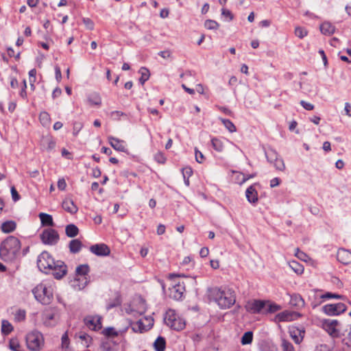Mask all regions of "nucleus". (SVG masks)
Wrapping results in <instances>:
<instances>
[{
	"label": "nucleus",
	"instance_id": "1",
	"mask_svg": "<svg viewBox=\"0 0 351 351\" xmlns=\"http://www.w3.org/2000/svg\"><path fill=\"white\" fill-rule=\"evenodd\" d=\"M208 291L209 296L221 308H228L235 303V294L231 289L214 287L210 289Z\"/></svg>",
	"mask_w": 351,
	"mask_h": 351
},
{
	"label": "nucleus",
	"instance_id": "2",
	"mask_svg": "<svg viewBox=\"0 0 351 351\" xmlns=\"http://www.w3.org/2000/svg\"><path fill=\"white\" fill-rule=\"evenodd\" d=\"M20 250V241L15 237L10 236L1 243L0 257L3 261L12 262L16 258Z\"/></svg>",
	"mask_w": 351,
	"mask_h": 351
},
{
	"label": "nucleus",
	"instance_id": "3",
	"mask_svg": "<svg viewBox=\"0 0 351 351\" xmlns=\"http://www.w3.org/2000/svg\"><path fill=\"white\" fill-rule=\"evenodd\" d=\"M35 299L43 304H49L53 300V289L50 282H42L33 289Z\"/></svg>",
	"mask_w": 351,
	"mask_h": 351
},
{
	"label": "nucleus",
	"instance_id": "4",
	"mask_svg": "<svg viewBox=\"0 0 351 351\" xmlns=\"http://www.w3.org/2000/svg\"><path fill=\"white\" fill-rule=\"evenodd\" d=\"M89 272V266L87 264L80 265L75 270L76 276L71 281V286L76 290L83 289L88 282L87 275Z\"/></svg>",
	"mask_w": 351,
	"mask_h": 351
},
{
	"label": "nucleus",
	"instance_id": "5",
	"mask_svg": "<svg viewBox=\"0 0 351 351\" xmlns=\"http://www.w3.org/2000/svg\"><path fill=\"white\" fill-rule=\"evenodd\" d=\"M164 320L167 326L174 330H182L186 326L184 319L178 315L173 309H169L166 312Z\"/></svg>",
	"mask_w": 351,
	"mask_h": 351
},
{
	"label": "nucleus",
	"instance_id": "6",
	"mask_svg": "<svg viewBox=\"0 0 351 351\" xmlns=\"http://www.w3.org/2000/svg\"><path fill=\"white\" fill-rule=\"evenodd\" d=\"M26 345L31 351H40L44 346V338L41 332L34 330L26 335Z\"/></svg>",
	"mask_w": 351,
	"mask_h": 351
},
{
	"label": "nucleus",
	"instance_id": "7",
	"mask_svg": "<svg viewBox=\"0 0 351 351\" xmlns=\"http://www.w3.org/2000/svg\"><path fill=\"white\" fill-rule=\"evenodd\" d=\"M56 262L49 253L45 251L38 256L37 265L41 271L48 274L56 265Z\"/></svg>",
	"mask_w": 351,
	"mask_h": 351
},
{
	"label": "nucleus",
	"instance_id": "8",
	"mask_svg": "<svg viewBox=\"0 0 351 351\" xmlns=\"http://www.w3.org/2000/svg\"><path fill=\"white\" fill-rule=\"evenodd\" d=\"M43 322L48 327L55 326L58 322V311L56 308H47L42 315Z\"/></svg>",
	"mask_w": 351,
	"mask_h": 351
},
{
	"label": "nucleus",
	"instance_id": "9",
	"mask_svg": "<svg viewBox=\"0 0 351 351\" xmlns=\"http://www.w3.org/2000/svg\"><path fill=\"white\" fill-rule=\"evenodd\" d=\"M40 239L45 244L55 245L59 241V234L56 230L49 228L43 230Z\"/></svg>",
	"mask_w": 351,
	"mask_h": 351
},
{
	"label": "nucleus",
	"instance_id": "10",
	"mask_svg": "<svg viewBox=\"0 0 351 351\" xmlns=\"http://www.w3.org/2000/svg\"><path fill=\"white\" fill-rule=\"evenodd\" d=\"M346 310V306L343 303L326 304L323 306V311L328 315H337Z\"/></svg>",
	"mask_w": 351,
	"mask_h": 351
},
{
	"label": "nucleus",
	"instance_id": "11",
	"mask_svg": "<svg viewBox=\"0 0 351 351\" xmlns=\"http://www.w3.org/2000/svg\"><path fill=\"white\" fill-rule=\"evenodd\" d=\"M267 302L265 300H254L248 302L245 305L247 311L251 313H259L266 306Z\"/></svg>",
	"mask_w": 351,
	"mask_h": 351
},
{
	"label": "nucleus",
	"instance_id": "12",
	"mask_svg": "<svg viewBox=\"0 0 351 351\" xmlns=\"http://www.w3.org/2000/svg\"><path fill=\"white\" fill-rule=\"evenodd\" d=\"M84 324L90 330L97 331L101 328V317L87 316L84 319Z\"/></svg>",
	"mask_w": 351,
	"mask_h": 351
},
{
	"label": "nucleus",
	"instance_id": "13",
	"mask_svg": "<svg viewBox=\"0 0 351 351\" xmlns=\"http://www.w3.org/2000/svg\"><path fill=\"white\" fill-rule=\"evenodd\" d=\"M51 271H52V274L55 278L61 279L67 273L66 265L63 261H57Z\"/></svg>",
	"mask_w": 351,
	"mask_h": 351
},
{
	"label": "nucleus",
	"instance_id": "14",
	"mask_svg": "<svg viewBox=\"0 0 351 351\" xmlns=\"http://www.w3.org/2000/svg\"><path fill=\"white\" fill-rule=\"evenodd\" d=\"M305 331L303 328L292 326L289 328V334L293 341L297 343H300L304 337Z\"/></svg>",
	"mask_w": 351,
	"mask_h": 351
},
{
	"label": "nucleus",
	"instance_id": "15",
	"mask_svg": "<svg viewBox=\"0 0 351 351\" xmlns=\"http://www.w3.org/2000/svg\"><path fill=\"white\" fill-rule=\"evenodd\" d=\"M90 251L97 256H108L110 253V248L104 243L90 246Z\"/></svg>",
	"mask_w": 351,
	"mask_h": 351
},
{
	"label": "nucleus",
	"instance_id": "16",
	"mask_svg": "<svg viewBox=\"0 0 351 351\" xmlns=\"http://www.w3.org/2000/svg\"><path fill=\"white\" fill-rule=\"evenodd\" d=\"M108 143L117 151L125 152L126 145L124 141L120 140L114 136H110L108 137Z\"/></svg>",
	"mask_w": 351,
	"mask_h": 351
},
{
	"label": "nucleus",
	"instance_id": "17",
	"mask_svg": "<svg viewBox=\"0 0 351 351\" xmlns=\"http://www.w3.org/2000/svg\"><path fill=\"white\" fill-rule=\"evenodd\" d=\"M184 290L183 283L178 282L173 285L170 289V296L176 300H180L182 298Z\"/></svg>",
	"mask_w": 351,
	"mask_h": 351
},
{
	"label": "nucleus",
	"instance_id": "18",
	"mask_svg": "<svg viewBox=\"0 0 351 351\" xmlns=\"http://www.w3.org/2000/svg\"><path fill=\"white\" fill-rule=\"evenodd\" d=\"M339 325V322L335 319H327L324 324L325 330L332 336H337L338 335V329L337 328Z\"/></svg>",
	"mask_w": 351,
	"mask_h": 351
},
{
	"label": "nucleus",
	"instance_id": "19",
	"mask_svg": "<svg viewBox=\"0 0 351 351\" xmlns=\"http://www.w3.org/2000/svg\"><path fill=\"white\" fill-rule=\"evenodd\" d=\"M337 259L343 264L348 265L351 263V252L347 250L341 249L337 254Z\"/></svg>",
	"mask_w": 351,
	"mask_h": 351
},
{
	"label": "nucleus",
	"instance_id": "20",
	"mask_svg": "<svg viewBox=\"0 0 351 351\" xmlns=\"http://www.w3.org/2000/svg\"><path fill=\"white\" fill-rule=\"evenodd\" d=\"M245 196L247 201L251 204H256L258 202V193L255 185H251L245 191Z\"/></svg>",
	"mask_w": 351,
	"mask_h": 351
},
{
	"label": "nucleus",
	"instance_id": "21",
	"mask_svg": "<svg viewBox=\"0 0 351 351\" xmlns=\"http://www.w3.org/2000/svg\"><path fill=\"white\" fill-rule=\"evenodd\" d=\"M62 208L71 214H75L78 210V208L71 199H65L62 202Z\"/></svg>",
	"mask_w": 351,
	"mask_h": 351
},
{
	"label": "nucleus",
	"instance_id": "22",
	"mask_svg": "<svg viewBox=\"0 0 351 351\" xmlns=\"http://www.w3.org/2000/svg\"><path fill=\"white\" fill-rule=\"evenodd\" d=\"M295 313L293 312L285 311L276 315V319L278 322H290L293 319Z\"/></svg>",
	"mask_w": 351,
	"mask_h": 351
},
{
	"label": "nucleus",
	"instance_id": "23",
	"mask_svg": "<svg viewBox=\"0 0 351 351\" xmlns=\"http://www.w3.org/2000/svg\"><path fill=\"white\" fill-rule=\"evenodd\" d=\"M290 304L297 308H302L304 306V300L299 294H293L291 296Z\"/></svg>",
	"mask_w": 351,
	"mask_h": 351
},
{
	"label": "nucleus",
	"instance_id": "24",
	"mask_svg": "<svg viewBox=\"0 0 351 351\" xmlns=\"http://www.w3.org/2000/svg\"><path fill=\"white\" fill-rule=\"evenodd\" d=\"M42 145L47 151H51L56 147V142L51 136H46L43 138Z\"/></svg>",
	"mask_w": 351,
	"mask_h": 351
},
{
	"label": "nucleus",
	"instance_id": "25",
	"mask_svg": "<svg viewBox=\"0 0 351 351\" xmlns=\"http://www.w3.org/2000/svg\"><path fill=\"white\" fill-rule=\"evenodd\" d=\"M320 30L325 35H331L335 32V27L329 22H324L320 25Z\"/></svg>",
	"mask_w": 351,
	"mask_h": 351
},
{
	"label": "nucleus",
	"instance_id": "26",
	"mask_svg": "<svg viewBox=\"0 0 351 351\" xmlns=\"http://www.w3.org/2000/svg\"><path fill=\"white\" fill-rule=\"evenodd\" d=\"M39 218L43 226H53V221L51 215L47 213H41L39 214Z\"/></svg>",
	"mask_w": 351,
	"mask_h": 351
},
{
	"label": "nucleus",
	"instance_id": "27",
	"mask_svg": "<svg viewBox=\"0 0 351 351\" xmlns=\"http://www.w3.org/2000/svg\"><path fill=\"white\" fill-rule=\"evenodd\" d=\"M82 246V244L80 240L73 239L70 241L69 247L71 253L76 254L80 251Z\"/></svg>",
	"mask_w": 351,
	"mask_h": 351
},
{
	"label": "nucleus",
	"instance_id": "28",
	"mask_svg": "<svg viewBox=\"0 0 351 351\" xmlns=\"http://www.w3.org/2000/svg\"><path fill=\"white\" fill-rule=\"evenodd\" d=\"M265 156L269 162L272 163L274 161L276 160L279 158V154L278 152L272 149L269 148L265 152Z\"/></svg>",
	"mask_w": 351,
	"mask_h": 351
},
{
	"label": "nucleus",
	"instance_id": "29",
	"mask_svg": "<svg viewBox=\"0 0 351 351\" xmlns=\"http://www.w3.org/2000/svg\"><path fill=\"white\" fill-rule=\"evenodd\" d=\"M154 347L156 351H165L166 348V341L165 338L158 337L154 343Z\"/></svg>",
	"mask_w": 351,
	"mask_h": 351
},
{
	"label": "nucleus",
	"instance_id": "30",
	"mask_svg": "<svg viewBox=\"0 0 351 351\" xmlns=\"http://www.w3.org/2000/svg\"><path fill=\"white\" fill-rule=\"evenodd\" d=\"M16 223L14 221H7L2 223L1 230L5 233H10L16 229Z\"/></svg>",
	"mask_w": 351,
	"mask_h": 351
},
{
	"label": "nucleus",
	"instance_id": "31",
	"mask_svg": "<svg viewBox=\"0 0 351 351\" xmlns=\"http://www.w3.org/2000/svg\"><path fill=\"white\" fill-rule=\"evenodd\" d=\"M65 232L69 237H75L78 234L79 229L74 224H69L65 228Z\"/></svg>",
	"mask_w": 351,
	"mask_h": 351
},
{
	"label": "nucleus",
	"instance_id": "32",
	"mask_svg": "<svg viewBox=\"0 0 351 351\" xmlns=\"http://www.w3.org/2000/svg\"><path fill=\"white\" fill-rule=\"evenodd\" d=\"M266 302L267 304L264 309L265 310V312L267 313H274L281 309V306L276 303H273L269 301H266Z\"/></svg>",
	"mask_w": 351,
	"mask_h": 351
},
{
	"label": "nucleus",
	"instance_id": "33",
	"mask_svg": "<svg viewBox=\"0 0 351 351\" xmlns=\"http://www.w3.org/2000/svg\"><path fill=\"white\" fill-rule=\"evenodd\" d=\"M9 348L12 351H23L17 338H12L9 342Z\"/></svg>",
	"mask_w": 351,
	"mask_h": 351
},
{
	"label": "nucleus",
	"instance_id": "34",
	"mask_svg": "<svg viewBox=\"0 0 351 351\" xmlns=\"http://www.w3.org/2000/svg\"><path fill=\"white\" fill-rule=\"evenodd\" d=\"M88 101L91 105L100 106L101 99L99 95L97 93H93L88 97Z\"/></svg>",
	"mask_w": 351,
	"mask_h": 351
},
{
	"label": "nucleus",
	"instance_id": "35",
	"mask_svg": "<svg viewBox=\"0 0 351 351\" xmlns=\"http://www.w3.org/2000/svg\"><path fill=\"white\" fill-rule=\"evenodd\" d=\"M139 73H141L139 82L141 84H144V83L149 80L150 75L149 71L145 67H141L139 70Z\"/></svg>",
	"mask_w": 351,
	"mask_h": 351
},
{
	"label": "nucleus",
	"instance_id": "36",
	"mask_svg": "<svg viewBox=\"0 0 351 351\" xmlns=\"http://www.w3.org/2000/svg\"><path fill=\"white\" fill-rule=\"evenodd\" d=\"M13 330V326L8 320H3L1 323V332L4 335H8Z\"/></svg>",
	"mask_w": 351,
	"mask_h": 351
},
{
	"label": "nucleus",
	"instance_id": "37",
	"mask_svg": "<svg viewBox=\"0 0 351 351\" xmlns=\"http://www.w3.org/2000/svg\"><path fill=\"white\" fill-rule=\"evenodd\" d=\"M220 121L222 122L223 125L225 126V128L230 132H236V126L229 119H219Z\"/></svg>",
	"mask_w": 351,
	"mask_h": 351
},
{
	"label": "nucleus",
	"instance_id": "38",
	"mask_svg": "<svg viewBox=\"0 0 351 351\" xmlns=\"http://www.w3.org/2000/svg\"><path fill=\"white\" fill-rule=\"evenodd\" d=\"M289 266L298 274H301L304 271V267L297 261L290 262Z\"/></svg>",
	"mask_w": 351,
	"mask_h": 351
},
{
	"label": "nucleus",
	"instance_id": "39",
	"mask_svg": "<svg viewBox=\"0 0 351 351\" xmlns=\"http://www.w3.org/2000/svg\"><path fill=\"white\" fill-rule=\"evenodd\" d=\"M213 147L219 152H221L223 149V144L221 140L217 138H213L211 140Z\"/></svg>",
	"mask_w": 351,
	"mask_h": 351
},
{
	"label": "nucleus",
	"instance_id": "40",
	"mask_svg": "<svg viewBox=\"0 0 351 351\" xmlns=\"http://www.w3.org/2000/svg\"><path fill=\"white\" fill-rule=\"evenodd\" d=\"M253 339V332L252 331H247L243 334L241 337V342L242 345H247L252 343Z\"/></svg>",
	"mask_w": 351,
	"mask_h": 351
},
{
	"label": "nucleus",
	"instance_id": "41",
	"mask_svg": "<svg viewBox=\"0 0 351 351\" xmlns=\"http://www.w3.org/2000/svg\"><path fill=\"white\" fill-rule=\"evenodd\" d=\"M39 119L43 125H47L50 123V116L47 112H40Z\"/></svg>",
	"mask_w": 351,
	"mask_h": 351
},
{
	"label": "nucleus",
	"instance_id": "42",
	"mask_svg": "<svg viewBox=\"0 0 351 351\" xmlns=\"http://www.w3.org/2000/svg\"><path fill=\"white\" fill-rule=\"evenodd\" d=\"M204 27L208 29H217L219 25L217 21L208 19L205 21Z\"/></svg>",
	"mask_w": 351,
	"mask_h": 351
},
{
	"label": "nucleus",
	"instance_id": "43",
	"mask_svg": "<svg viewBox=\"0 0 351 351\" xmlns=\"http://www.w3.org/2000/svg\"><path fill=\"white\" fill-rule=\"evenodd\" d=\"M274 164L275 168L280 171H284L285 170V165L284 160L281 158H278L276 160L272 162Z\"/></svg>",
	"mask_w": 351,
	"mask_h": 351
},
{
	"label": "nucleus",
	"instance_id": "44",
	"mask_svg": "<svg viewBox=\"0 0 351 351\" xmlns=\"http://www.w3.org/2000/svg\"><path fill=\"white\" fill-rule=\"evenodd\" d=\"M79 338L82 341H84V345L86 347H88L90 346V343H91V341H92V338L90 335H88V334H86L85 332H81L79 335Z\"/></svg>",
	"mask_w": 351,
	"mask_h": 351
},
{
	"label": "nucleus",
	"instance_id": "45",
	"mask_svg": "<svg viewBox=\"0 0 351 351\" xmlns=\"http://www.w3.org/2000/svg\"><path fill=\"white\" fill-rule=\"evenodd\" d=\"M26 312L25 310L19 309L14 314V319L17 322L23 321L25 319Z\"/></svg>",
	"mask_w": 351,
	"mask_h": 351
},
{
	"label": "nucleus",
	"instance_id": "46",
	"mask_svg": "<svg viewBox=\"0 0 351 351\" xmlns=\"http://www.w3.org/2000/svg\"><path fill=\"white\" fill-rule=\"evenodd\" d=\"M343 297L344 296L342 295H339V294L332 293L328 292V293L322 295L321 296V298H322V299H332V298H334V299H343Z\"/></svg>",
	"mask_w": 351,
	"mask_h": 351
},
{
	"label": "nucleus",
	"instance_id": "47",
	"mask_svg": "<svg viewBox=\"0 0 351 351\" xmlns=\"http://www.w3.org/2000/svg\"><path fill=\"white\" fill-rule=\"evenodd\" d=\"M282 351H295L293 345L285 339L282 341Z\"/></svg>",
	"mask_w": 351,
	"mask_h": 351
},
{
	"label": "nucleus",
	"instance_id": "48",
	"mask_svg": "<svg viewBox=\"0 0 351 351\" xmlns=\"http://www.w3.org/2000/svg\"><path fill=\"white\" fill-rule=\"evenodd\" d=\"M295 34L300 38H302L307 35V31L300 27H298L295 29Z\"/></svg>",
	"mask_w": 351,
	"mask_h": 351
},
{
	"label": "nucleus",
	"instance_id": "49",
	"mask_svg": "<svg viewBox=\"0 0 351 351\" xmlns=\"http://www.w3.org/2000/svg\"><path fill=\"white\" fill-rule=\"evenodd\" d=\"M61 341H62V348H68L69 346V336H68L67 332H65L62 335V338H61Z\"/></svg>",
	"mask_w": 351,
	"mask_h": 351
},
{
	"label": "nucleus",
	"instance_id": "50",
	"mask_svg": "<svg viewBox=\"0 0 351 351\" xmlns=\"http://www.w3.org/2000/svg\"><path fill=\"white\" fill-rule=\"evenodd\" d=\"M154 158L157 161V162L160 164H165L166 162V157L162 152H158L155 155Z\"/></svg>",
	"mask_w": 351,
	"mask_h": 351
},
{
	"label": "nucleus",
	"instance_id": "51",
	"mask_svg": "<svg viewBox=\"0 0 351 351\" xmlns=\"http://www.w3.org/2000/svg\"><path fill=\"white\" fill-rule=\"evenodd\" d=\"M295 255L299 259H300V260H302L303 261H306V260L308 258V256L305 253H304L303 252L300 251L298 248L295 249Z\"/></svg>",
	"mask_w": 351,
	"mask_h": 351
},
{
	"label": "nucleus",
	"instance_id": "52",
	"mask_svg": "<svg viewBox=\"0 0 351 351\" xmlns=\"http://www.w3.org/2000/svg\"><path fill=\"white\" fill-rule=\"evenodd\" d=\"M184 178H190L193 174V170L190 167H186L182 169Z\"/></svg>",
	"mask_w": 351,
	"mask_h": 351
},
{
	"label": "nucleus",
	"instance_id": "53",
	"mask_svg": "<svg viewBox=\"0 0 351 351\" xmlns=\"http://www.w3.org/2000/svg\"><path fill=\"white\" fill-rule=\"evenodd\" d=\"M125 113H123V112L121 111H118V110H116V111H112L111 113H110V118L113 120H119V118L121 117V116H125Z\"/></svg>",
	"mask_w": 351,
	"mask_h": 351
},
{
	"label": "nucleus",
	"instance_id": "54",
	"mask_svg": "<svg viewBox=\"0 0 351 351\" xmlns=\"http://www.w3.org/2000/svg\"><path fill=\"white\" fill-rule=\"evenodd\" d=\"M300 104L306 110H313L315 108L313 104L304 100H301Z\"/></svg>",
	"mask_w": 351,
	"mask_h": 351
},
{
	"label": "nucleus",
	"instance_id": "55",
	"mask_svg": "<svg viewBox=\"0 0 351 351\" xmlns=\"http://www.w3.org/2000/svg\"><path fill=\"white\" fill-rule=\"evenodd\" d=\"M195 152L196 161L199 163H202L204 159L203 154L197 149H195Z\"/></svg>",
	"mask_w": 351,
	"mask_h": 351
},
{
	"label": "nucleus",
	"instance_id": "56",
	"mask_svg": "<svg viewBox=\"0 0 351 351\" xmlns=\"http://www.w3.org/2000/svg\"><path fill=\"white\" fill-rule=\"evenodd\" d=\"M83 22L88 29H93L94 28V23L90 19H84Z\"/></svg>",
	"mask_w": 351,
	"mask_h": 351
},
{
	"label": "nucleus",
	"instance_id": "57",
	"mask_svg": "<svg viewBox=\"0 0 351 351\" xmlns=\"http://www.w3.org/2000/svg\"><path fill=\"white\" fill-rule=\"evenodd\" d=\"M11 194L14 202H16L20 199V195L14 186L11 187Z\"/></svg>",
	"mask_w": 351,
	"mask_h": 351
},
{
	"label": "nucleus",
	"instance_id": "58",
	"mask_svg": "<svg viewBox=\"0 0 351 351\" xmlns=\"http://www.w3.org/2000/svg\"><path fill=\"white\" fill-rule=\"evenodd\" d=\"M221 14H222V16H223L225 17H228L229 19V21H232L233 19V14L228 10L223 8L221 10Z\"/></svg>",
	"mask_w": 351,
	"mask_h": 351
},
{
	"label": "nucleus",
	"instance_id": "59",
	"mask_svg": "<svg viewBox=\"0 0 351 351\" xmlns=\"http://www.w3.org/2000/svg\"><path fill=\"white\" fill-rule=\"evenodd\" d=\"M36 75V70L35 69H31L29 71V83L35 82Z\"/></svg>",
	"mask_w": 351,
	"mask_h": 351
},
{
	"label": "nucleus",
	"instance_id": "60",
	"mask_svg": "<svg viewBox=\"0 0 351 351\" xmlns=\"http://www.w3.org/2000/svg\"><path fill=\"white\" fill-rule=\"evenodd\" d=\"M314 351H330V350L326 344H320L315 347Z\"/></svg>",
	"mask_w": 351,
	"mask_h": 351
},
{
	"label": "nucleus",
	"instance_id": "61",
	"mask_svg": "<svg viewBox=\"0 0 351 351\" xmlns=\"http://www.w3.org/2000/svg\"><path fill=\"white\" fill-rule=\"evenodd\" d=\"M66 186V183L64 180V179H59L58 181V187L60 190L62 191L64 190Z\"/></svg>",
	"mask_w": 351,
	"mask_h": 351
},
{
	"label": "nucleus",
	"instance_id": "62",
	"mask_svg": "<svg viewBox=\"0 0 351 351\" xmlns=\"http://www.w3.org/2000/svg\"><path fill=\"white\" fill-rule=\"evenodd\" d=\"M280 180L278 178H274L270 181V186L271 188L276 187L280 184Z\"/></svg>",
	"mask_w": 351,
	"mask_h": 351
},
{
	"label": "nucleus",
	"instance_id": "63",
	"mask_svg": "<svg viewBox=\"0 0 351 351\" xmlns=\"http://www.w3.org/2000/svg\"><path fill=\"white\" fill-rule=\"evenodd\" d=\"M209 250L208 247H204L199 251V255L201 257L204 258L208 255Z\"/></svg>",
	"mask_w": 351,
	"mask_h": 351
},
{
	"label": "nucleus",
	"instance_id": "64",
	"mask_svg": "<svg viewBox=\"0 0 351 351\" xmlns=\"http://www.w3.org/2000/svg\"><path fill=\"white\" fill-rule=\"evenodd\" d=\"M344 110L346 112V114L351 117V105L348 102L345 104Z\"/></svg>",
	"mask_w": 351,
	"mask_h": 351
}]
</instances>
